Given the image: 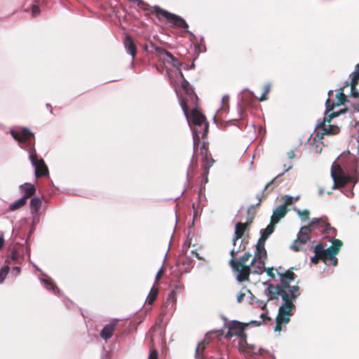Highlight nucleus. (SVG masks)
I'll use <instances>...</instances> for the list:
<instances>
[{
    "label": "nucleus",
    "instance_id": "nucleus-43",
    "mask_svg": "<svg viewBox=\"0 0 359 359\" xmlns=\"http://www.w3.org/2000/svg\"><path fill=\"white\" fill-rule=\"evenodd\" d=\"M20 268L19 266L13 267V269L11 270V273L13 276H17L20 274Z\"/></svg>",
    "mask_w": 359,
    "mask_h": 359
},
{
    "label": "nucleus",
    "instance_id": "nucleus-19",
    "mask_svg": "<svg viewBox=\"0 0 359 359\" xmlns=\"http://www.w3.org/2000/svg\"><path fill=\"white\" fill-rule=\"evenodd\" d=\"M248 225V223L242 222H237L236 224L234 236L232 240L233 245H235L236 243L238 241V239L243 236Z\"/></svg>",
    "mask_w": 359,
    "mask_h": 359
},
{
    "label": "nucleus",
    "instance_id": "nucleus-1",
    "mask_svg": "<svg viewBox=\"0 0 359 359\" xmlns=\"http://www.w3.org/2000/svg\"><path fill=\"white\" fill-rule=\"evenodd\" d=\"M331 176L334 181L333 189L348 182L357 183L359 181V156L355 157L348 154L342 167L334 161L331 168Z\"/></svg>",
    "mask_w": 359,
    "mask_h": 359
},
{
    "label": "nucleus",
    "instance_id": "nucleus-16",
    "mask_svg": "<svg viewBox=\"0 0 359 359\" xmlns=\"http://www.w3.org/2000/svg\"><path fill=\"white\" fill-rule=\"evenodd\" d=\"M237 272V280L238 282H243L249 279V275L252 273L250 266L243 265L238 268V269H233Z\"/></svg>",
    "mask_w": 359,
    "mask_h": 359
},
{
    "label": "nucleus",
    "instance_id": "nucleus-33",
    "mask_svg": "<svg viewBox=\"0 0 359 359\" xmlns=\"http://www.w3.org/2000/svg\"><path fill=\"white\" fill-rule=\"evenodd\" d=\"M294 210L301 217L302 219H308L309 217V211L308 210H300L297 208H294Z\"/></svg>",
    "mask_w": 359,
    "mask_h": 359
},
{
    "label": "nucleus",
    "instance_id": "nucleus-31",
    "mask_svg": "<svg viewBox=\"0 0 359 359\" xmlns=\"http://www.w3.org/2000/svg\"><path fill=\"white\" fill-rule=\"evenodd\" d=\"M289 322L288 317L285 318H280L279 317H276V326L274 327V330L276 332H280L281 330V324L283 323H287Z\"/></svg>",
    "mask_w": 359,
    "mask_h": 359
},
{
    "label": "nucleus",
    "instance_id": "nucleus-17",
    "mask_svg": "<svg viewBox=\"0 0 359 359\" xmlns=\"http://www.w3.org/2000/svg\"><path fill=\"white\" fill-rule=\"evenodd\" d=\"M287 212V208H285V205L278 206L273 211L271 221L273 224H276L280 220V219L285 217Z\"/></svg>",
    "mask_w": 359,
    "mask_h": 359
},
{
    "label": "nucleus",
    "instance_id": "nucleus-10",
    "mask_svg": "<svg viewBox=\"0 0 359 359\" xmlns=\"http://www.w3.org/2000/svg\"><path fill=\"white\" fill-rule=\"evenodd\" d=\"M277 273L280 277V282H281V286L287 290L289 293H291L292 292L297 294L299 292V287L297 285L290 286V283L291 281L294 280L295 279V274L291 271L287 270L285 273H281L277 270Z\"/></svg>",
    "mask_w": 359,
    "mask_h": 359
},
{
    "label": "nucleus",
    "instance_id": "nucleus-38",
    "mask_svg": "<svg viewBox=\"0 0 359 359\" xmlns=\"http://www.w3.org/2000/svg\"><path fill=\"white\" fill-rule=\"evenodd\" d=\"M271 88V85L269 83L266 84L264 87V92L262 94L261 97H259V101H264L266 99V95L269 92Z\"/></svg>",
    "mask_w": 359,
    "mask_h": 359
},
{
    "label": "nucleus",
    "instance_id": "nucleus-2",
    "mask_svg": "<svg viewBox=\"0 0 359 359\" xmlns=\"http://www.w3.org/2000/svg\"><path fill=\"white\" fill-rule=\"evenodd\" d=\"M11 135L15 140L19 142L22 148L27 150L29 158L35 170L36 177H40L48 175L47 166L42 158L39 159L37 158L36 150L33 147L32 142V140L34 139L33 133L27 128H23L20 132L11 130Z\"/></svg>",
    "mask_w": 359,
    "mask_h": 359
},
{
    "label": "nucleus",
    "instance_id": "nucleus-42",
    "mask_svg": "<svg viewBox=\"0 0 359 359\" xmlns=\"http://www.w3.org/2000/svg\"><path fill=\"white\" fill-rule=\"evenodd\" d=\"M273 268H267V269H264V271H266L268 276H269L271 277V280L275 279V275L273 273Z\"/></svg>",
    "mask_w": 359,
    "mask_h": 359
},
{
    "label": "nucleus",
    "instance_id": "nucleus-53",
    "mask_svg": "<svg viewBox=\"0 0 359 359\" xmlns=\"http://www.w3.org/2000/svg\"><path fill=\"white\" fill-rule=\"evenodd\" d=\"M260 318H262V321L269 319V318L266 316V313H262L260 315Z\"/></svg>",
    "mask_w": 359,
    "mask_h": 359
},
{
    "label": "nucleus",
    "instance_id": "nucleus-51",
    "mask_svg": "<svg viewBox=\"0 0 359 359\" xmlns=\"http://www.w3.org/2000/svg\"><path fill=\"white\" fill-rule=\"evenodd\" d=\"M4 243V234L2 232H0V249L3 247Z\"/></svg>",
    "mask_w": 359,
    "mask_h": 359
},
{
    "label": "nucleus",
    "instance_id": "nucleus-20",
    "mask_svg": "<svg viewBox=\"0 0 359 359\" xmlns=\"http://www.w3.org/2000/svg\"><path fill=\"white\" fill-rule=\"evenodd\" d=\"M251 256L252 255L250 252H245L243 256L240 257L239 260H236L235 259L231 258L229 260V264L232 269H238V268L242 266L243 265H246V262Z\"/></svg>",
    "mask_w": 359,
    "mask_h": 359
},
{
    "label": "nucleus",
    "instance_id": "nucleus-44",
    "mask_svg": "<svg viewBox=\"0 0 359 359\" xmlns=\"http://www.w3.org/2000/svg\"><path fill=\"white\" fill-rule=\"evenodd\" d=\"M158 353L156 350H153L150 352L148 359H157Z\"/></svg>",
    "mask_w": 359,
    "mask_h": 359
},
{
    "label": "nucleus",
    "instance_id": "nucleus-54",
    "mask_svg": "<svg viewBox=\"0 0 359 359\" xmlns=\"http://www.w3.org/2000/svg\"><path fill=\"white\" fill-rule=\"evenodd\" d=\"M162 270H163V266H161V269H159V271H158L157 274L156 275V280H158L159 278V277L161 276V274L162 273Z\"/></svg>",
    "mask_w": 359,
    "mask_h": 359
},
{
    "label": "nucleus",
    "instance_id": "nucleus-58",
    "mask_svg": "<svg viewBox=\"0 0 359 359\" xmlns=\"http://www.w3.org/2000/svg\"><path fill=\"white\" fill-rule=\"evenodd\" d=\"M229 100V96L227 95H224L223 97H222V104H224V102L225 100Z\"/></svg>",
    "mask_w": 359,
    "mask_h": 359
},
{
    "label": "nucleus",
    "instance_id": "nucleus-50",
    "mask_svg": "<svg viewBox=\"0 0 359 359\" xmlns=\"http://www.w3.org/2000/svg\"><path fill=\"white\" fill-rule=\"evenodd\" d=\"M230 254L232 257L231 258H233V259H234V257L238 254V252L236 250V245H233V248L230 251Z\"/></svg>",
    "mask_w": 359,
    "mask_h": 359
},
{
    "label": "nucleus",
    "instance_id": "nucleus-6",
    "mask_svg": "<svg viewBox=\"0 0 359 359\" xmlns=\"http://www.w3.org/2000/svg\"><path fill=\"white\" fill-rule=\"evenodd\" d=\"M177 72L181 79L180 87L186 95V97L180 100V106L187 119L189 121V109L187 102L190 100L195 106H196L198 97L194 93L193 89L190 87L189 82L184 79L182 71L178 69Z\"/></svg>",
    "mask_w": 359,
    "mask_h": 359
},
{
    "label": "nucleus",
    "instance_id": "nucleus-29",
    "mask_svg": "<svg viewBox=\"0 0 359 359\" xmlns=\"http://www.w3.org/2000/svg\"><path fill=\"white\" fill-rule=\"evenodd\" d=\"M158 289L157 287H153L151 289L150 292L148 294L147 298V302L148 304L151 305L154 303V302L155 301V299L158 295Z\"/></svg>",
    "mask_w": 359,
    "mask_h": 359
},
{
    "label": "nucleus",
    "instance_id": "nucleus-64",
    "mask_svg": "<svg viewBox=\"0 0 359 359\" xmlns=\"http://www.w3.org/2000/svg\"><path fill=\"white\" fill-rule=\"evenodd\" d=\"M291 168H292V165H290L288 166V168H286V169L285 170V172L288 171V170H290Z\"/></svg>",
    "mask_w": 359,
    "mask_h": 359
},
{
    "label": "nucleus",
    "instance_id": "nucleus-24",
    "mask_svg": "<svg viewBox=\"0 0 359 359\" xmlns=\"http://www.w3.org/2000/svg\"><path fill=\"white\" fill-rule=\"evenodd\" d=\"M275 225L276 224H273L271 221L266 228L261 231V237L259 240L262 241V243H265L266 240L273 232Z\"/></svg>",
    "mask_w": 359,
    "mask_h": 359
},
{
    "label": "nucleus",
    "instance_id": "nucleus-11",
    "mask_svg": "<svg viewBox=\"0 0 359 359\" xmlns=\"http://www.w3.org/2000/svg\"><path fill=\"white\" fill-rule=\"evenodd\" d=\"M312 230L318 229L320 231L327 233L329 235L333 236L335 233L336 229L331 227L325 217L320 218H313L312 220L308 224Z\"/></svg>",
    "mask_w": 359,
    "mask_h": 359
},
{
    "label": "nucleus",
    "instance_id": "nucleus-59",
    "mask_svg": "<svg viewBox=\"0 0 359 359\" xmlns=\"http://www.w3.org/2000/svg\"><path fill=\"white\" fill-rule=\"evenodd\" d=\"M323 194H324V190H323V188H320V189H319V190H318V194H319L320 196H323Z\"/></svg>",
    "mask_w": 359,
    "mask_h": 359
},
{
    "label": "nucleus",
    "instance_id": "nucleus-9",
    "mask_svg": "<svg viewBox=\"0 0 359 359\" xmlns=\"http://www.w3.org/2000/svg\"><path fill=\"white\" fill-rule=\"evenodd\" d=\"M312 231L310 226L306 225L300 229L297 239L291 245V249L295 252L300 250L301 245L307 243L311 240L310 233Z\"/></svg>",
    "mask_w": 359,
    "mask_h": 359
},
{
    "label": "nucleus",
    "instance_id": "nucleus-41",
    "mask_svg": "<svg viewBox=\"0 0 359 359\" xmlns=\"http://www.w3.org/2000/svg\"><path fill=\"white\" fill-rule=\"evenodd\" d=\"M257 305L258 307H260L262 310L266 309V302L262 300H257Z\"/></svg>",
    "mask_w": 359,
    "mask_h": 359
},
{
    "label": "nucleus",
    "instance_id": "nucleus-28",
    "mask_svg": "<svg viewBox=\"0 0 359 359\" xmlns=\"http://www.w3.org/2000/svg\"><path fill=\"white\" fill-rule=\"evenodd\" d=\"M20 259H21V258H20L19 253L15 250H13L11 252L10 255L8 256V257L6 259V262L8 264H11L12 262L19 263Z\"/></svg>",
    "mask_w": 359,
    "mask_h": 359
},
{
    "label": "nucleus",
    "instance_id": "nucleus-8",
    "mask_svg": "<svg viewBox=\"0 0 359 359\" xmlns=\"http://www.w3.org/2000/svg\"><path fill=\"white\" fill-rule=\"evenodd\" d=\"M153 11L156 13L157 18L162 16L168 20V22L171 23L173 26L179 28H187L188 25L186 21L179 15L171 13L161 8L158 6H154L152 8Z\"/></svg>",
    "mask_w": 359,
    "mask_h": 359
},
{
    "label": "nucleus",
    "instance_id": "nucleus-12",
    "mask_svg": "<svg viewBox=\"0 0 359 359\" xmlns=\"http://www.w3.org/2000/svg\"><path fill=\"white\" fill-rule=\"evenodd\" d=\"M317 245H320V259L323 260L325 264H327L328 261H331L332 264L335 266L337 264V258L335 255L339 252V248L337 247L330 246L327 249H324L322 244L319 243Z\"/></svg>",
    "mask_w": 359,
    "mask_h": 359
},
{
    "label": "nucleus",
    "instance_id": "nucleus-21",
    "mask_svg": "<svg viewBox=\"0 0 359 359\" xmlns=\"http://www.w3.org/2000/svg\"><path fill=\"white\" fill-rule=\"evenodd\" d=\"M124 47L128 54H130L133 59L136 55V46L132 39L129 35H127L123 41Z\"/></svg>",
    "mask_w": 359,
    "mask_h": 359
},
{
    "label": "nucleus",
    "instance_id": "nucleus-35",
    "mask_svg": "<svg viewBox=\"0 0 359 359\" xmlns=\"http://www.w3.org/2000/svg\"><path fill=\"white\" fill-rule=\"evenodd\" d=\"M40 280L47 290L55 292V286L53 285L52 283L48 280L41 278Z\"/></svg>",
    "mask_w": 359,
    "mask_h": 359
},
{
    "label": "nucleus",
    "instance_id": "nucleus-45",
    "mask_svg": "<svg viewBox=\"0 0 359 359\" xmlns=\"http://www.w3.org/2000/svg\"><path fill=\"white\" fill-rule=\"evenodd\" d=\"M284 172L283 173H280V174H278L276 177H274V179H273L271 182H268L265 187H264V190H266V189H268L269 187H270V186L271 184H273V183L274 182L275 180L277 179L278 177H279L280 176L283 175Z\"/></svg>",
    "mask_w": 359,
    "mask_h": 359
},
{
    "label": "nucleus",
    "instance_id": "nucleus-13",
    "mask_svg": "<svg viewBox=\"0 0 359 359\" xmlns=\"http://www.w3.org/2000/svg\"><path fill=\"white\" fill-rule=\"evenodd\" d=\"M154 48L159 58L164 62L171 64L173 67H176L180 65L179 61L173 56L172 53L163 48L154 46Z\"/></svg>",
    "mask_w": 359,
    "mask_h": 359
},
{
    "label": "nucleus",
    "instance_id": "nucleus-3",
    "mask_svg": "<svg viewBox=\"0 0 359 359\" xmlns=\"http://www.w3.org/2000/svg\"><path fill=\"white\" fill-rule=\"evenodd\" d=\"M192 123L195 128L192 132L194 151L200 143V135L204 138L208 131V124L204 115L197 109H194L191 112Z\"/></svg>",
    "mask_w": 359,
    "mask_h": 359
},
{
    "label": "nucleus",
    "instance_id": "nucleus-14",
    "mask_svg": "<svg viewBox=\"0 0 359 359\" xmlns=\"http://www.w3.org/2000/svg\"><path fill=\"white\" fill-rule=\"evenodd\" d=\"M266 294L269 296L268 301L278 299L280 295L282 297L283 293H289L281 285H269L266 291Z\"/></svg>",
    "mask_w": 359,
    "mask_h": 359
},
{
    "label": "nucleus",
    "instance_id": "nucleus-61",
    "mask_svg": "<svg viewBox=\"0 0 359 359\" xmlns=\"http://www.w3.org/2000/svg\"><path fill=\"white\" fill-rule=\"evenodd\" d=\"M251 323L255 324L256 325H260L262 323L261 322H257L256 320H253V321H251Z\"/></svg>",
    "mask_w": 359,
    "mask_h": 359
},
{
    "label": "nucleus",
    "instance_id": "nucleus-37",
    "mask_svg": "<svg viewBox=\"0 0 359 359\" xmlns=\"http://www.w3.org/2000/svg\"><path fill=\"white\" fill-rule=\"evenodd\" d=\"M208 148L207 144L203 142L200 147V154L203 156H205V160L208 159Z\"/></svg>",
    "mask_w": 359,
    "mask_h": 359
},
{
    "label": "nucleus",
    "instance_id": "nucleus-18",
    "mask_svg": "<svg viewBox=\"0 0 359 359\" xmlns=\"http://www.w3.org/2000/svg\"><path fill=\"white\" fill-rule=\"evenodd\" d=\"M116 323L113 322L106 325L100 332V337L105 341L110 339L115 331Z\"/></svg>",
    "mask_w": 359,
    "mask_h": 359
},
{
    "label": "nucleus",
    "instance_id": "nucleus-63",
    "mask_svg": "<svg viewBox=\"0 0 359 359\" xmlns=\"http://www.w3.org/2000/svg\"><path fill=\"white\" fill-rule=\"evenodd\" d=\"M353 192L352 191H351L349 192V194H347V196H348V197H350V196H353Z\"/></svg>",
    "mask_w": 359,
    "mask_h": 359
},
{
    "label": "nucleus",
    "instance_id": "nucleus-36",
    "mask_svg": "<svg viewBox=\"0 0 359 359\" xmlns=\"http://www.w3.org/2000/svg\"><path fill=\"white\" fill-rule=\"evenodd\" d=\"M203 166L205 170H208L214 163V160L212 158H208L205 160V156H203Z\"/></svg>",
    "mask_w": 359,
    "mask_h": 359
},
{
    "label": "nucleus",
    "instance_id": "nucleus-40",
    "mask_svg": "<svg viewBox=\"0 0 359 359\" xmlns=\"http://www.w3.org/2000/svg\"><path fill=\"white\" fill-rule=\"evenodd\" d=\"M40 10L37 6L33 5L32 7V15L33 17H36L39 14Z\"/></svg>",
    "mask_w": 359,
    "mask_h": 359
},
{
    "label": "nucleus",
    "instance_id": "nucleus-62",
    "mask_svg": "<svg viewBox=\"0 0 359 359\" xmlns=\"http://www.w3.org/2000/svg\"><path fill=\"white\" fill-rule=\"evenodd\" d=\"M264 285L266 286L267 287H269V285H271L269 281H266L264 283H263Z\"/></svg>",
    "mask_w": 359,
    "mask_h": 359
},
{
    "label": "nucleus",
    "instance_id": "nucleus-32",
    "mask_svg": "<svg viewBox=\"0 0 359 359\" xmlns=\"http://www.w3.org/2000/svg\"><path fill=\"white\" fill-rule=\"evenodd\" d=\"M313 251L315 252V255L311 257V262L316 264L318 262V260L320 259V245H315L313 247Z\"/></svg>",
    "mask_w": 359,
    "mask_h": 359
},
{
    "label": "nucleus",
    "instance_id": "nucleus-34",
    "mask_svg": "<svg viewBox=\"0 0 359 359\" xmlns=\"http://www.w3.org/2000/svg\"><path fill=\"white\" fill-rule=\"evenodd\" d=\"M9 266H4L1 268L0 269V283H2L6 278L8 271H9Z\"/></svg>",
    "mask_w": 359,
    "mask_h": 359
},
{
    "label": "nucleus",
    "instance_id": "nucleus-25",
    "mask_svg": "<svg viewBox=\"0 0 359 359\" xmlns=\"http://www.w3.org/2000/svg\"><path fill=\"white\" fill-rule=\"evenodd\" d=\"M27 199L25 197H21L20 198H18V200L13 201L9 205V210L11 211H15L21 207L24 206L26 204Z\"/></svg>",
    "mask_w": 359,
    "mask_h": 359
},
{
    "label": "nucleus",
    "instance_id": "nucleus-46",
    "mask_svg": "<svg viewBox=\"0 0 359 359\" xmlns=\"http://www.w3.org/2000/svg\"><path fill=\"white\" fill-rule=\"evenodd\" d=\"M330 98H327V101H326V110H325V114L327 115V113L331 111L332 109H333V106L330 107Z\"/></svg>",
    "mask_w": 359,
    "mask_h": 359
},
{
    "label": "nucleus",
    "instance_id": "nucleus-4",
    "mask_svg": "<svg viewBox=\"0 0 359 359\" xmlns=\"http://www.w3.org/2000/svg\"><path fill=\"white\" fill-rule=\"evenodd\" d=\"M232 334H236L240 337L238 342V348L241 352L246 354L252 355L258 354L261 351V348L255 346L253 344L247 343L246 335L243 332L242 325L238 322H233L230 327Z\"/></svg>",
    "mask_w": 359,
    "mask_h": 359
},
{
    "label": "nucleus",
    "instance_id": "nucleus-55",
    "mask_svg": "<svg viewBox=\"0 0 359 359\" xmlns=\"http://www.w3.org/2000/svg\"><path fill=\"white\" fill-rule=\"evenodd\" d=\"M243 297H244V294H243V293L239 294L237 297V302H241V300L243 299Z\"/></svg>",
    "mask_w": 359,
    "mask_h": 359
},
{
    "label": "nucleus",
    "instance_id": "nucleus-5",
    "mask_svg": "<svg viewBox=\"0 0 359 359\" xmlns=\"http://www.w3.org/2000/svg\"><path fill=\"white\" fill-rule=\"evenodd\" d=\"M337 116V113H332L328 115L327 117L318 120L316 124L317 132L313 138L315 142L321 140L324 135H336L339 132V128L337 126L330 124L331 119Z\"/></svg>",
    "mask_w": 359,
    "mask_h": 359
},
{
    "label": "nucleus",
    "instance_id": "nucleus-26",
    "mask_svg": "<svg viewBox=\"0 0 359 359\" xmlns=\"http://www.w3.org/2000/svg\"><path fill=\"white\" fill-rule=\"evenodd\" d=\"M41 205V200L38 198L35 197L33 198L30 201V210L32 215L36 214L38 211L39 210V208Z\"/></svg>",
    "mask_w": 359,
    "mask_h": 359
},
{
    "label": "nucleus",
    "instance_id": "nucleus-49",
    "mask_svg": "<svg viewBox=\"0 0 359 359\" xmlns=\"http://www.w3.org/2000/svg\"><path fill=\"white\" fill-rule=\"evenodd\" d=\"M242 242L243 241H241V244L238 247L236 245V250L238 253L241 250H244L245 249V246L242 245Z\"/></svg>",
    "mask_w": 359,
    "mask_h": 359
},
{
    "label": "nucleus",
    "instance_id": "nucleus-23",
    "mask_svg": "<svg viewBox=\"0 0 359 359\" xmlns=\"http://www.w3.org/2000/svg\"><path fill=\"white\" fill-rule=\"evenodd\" d=\"M266 260L258 259V261L254 262L253 264H250L252 273L257 274H262L264 271V265Z\"/></svg>",
    "mask_w": 359,
    "mask_h": 359
},
{
    "label": "nucleus",
    "instance_id": "nucleus-60",
    "mask_svg": "<svg viewBox=\"0 0 359 359\" xmlns=\"http://www.w3.org/2000/svg\"><path fill=\"white\" fill-rule=\"evenodd\" d=\"M262 195V193H260L259 194L257 195V198H258L259 200V203H257V205H259L260 204V201H261V196Z\"/></svg>",
    "mask_w": 359,
    "mask_h": 359
},
{
    "label": "nucleus",
    "instance_id": "nucleus-52",
    "mask_svg": "<svg viewBox=\"0 0 359 359\" xmlns=\"http://www.w3.org/2000/svg\"><path fill=\"white\" fill-rule=\"evenodd\" d=\"M192 161H191L190 164H189V166L188 168V170H187V179L189 180V177H190V171L192 169Z\"/></svg>",
    "mask_w": 359,
    "mask_h": 359
},
{
    "label": "nucleus",
    "instance_id": "nucleus-47",
    "mask_svg": "<svg viewBox=\"0 0 359 359\" xmlns=\"http://www.w3.org/2000/svg\"><path fill=\"white\" fill-rule=\"evenodd\" d=\"M357 84H358V83H355V84H354V86H352V83H351V94H352L353 97H357L358 96V93L355 90V86H356Z\"/></svg>",
    "mask_w": 359,
    "mask_h": 359
},
{
    "label": "nucleus",
    "instance_id": "nucleus-48",
    "mask_svg": "<svg viewBox=\"0 0 359 359\" xmlns=\"http://www.w3.org/2000/svg\"><path fill=\"white\" fill-rule=\"evenodd\" d=\"M332 243L334 245H332L333 247H337L339 249L342 245V242L340 240H338V239H334Z\"/></svg>",
    "mask_w": 359,
    "mask_h": 359
},
{
    "label": "nucleus",
    "instance_id": "nucleus-56",
    "mask_svg": "<svg viewBox=\"0 0 359 359\" xmlns=\"http://www.w3.org/2000/svg\"><path fill=\"white\" fill-rule=\"evenodd\" d=\"M170 83L171 84L175 87V93L176 94L178 95V92H177V88H176V81H173V80H170Z\"/></svg>",
    "mask_w": 359,
    "mask_h": 359
},
{
    "label": "nucleus",
    "instance_id": "nucleus-57",
    "mask_svg": "<svg viewBox=\"0 0 359 359\" xmlns=\"http://www.w3.org/2000/svg\"><path fill=\"white\" fill-rule=\"evenodd\" d=\"M287 155H288L289 158H290V159L293 158L294 156V151H290V152H288Z\"/></svg>",
    "mask_w": 359,
    "mask_h": 359
},
{
    "label": "nucleus",
    "instance_id": "nucleus-22",
    "mask_svg": "<svg viewBox=\"0 0 359 359\" xmlns=\"http://www.w3.org/2000/svg\"><path fill=\"white\" fill-rule=\"evenodd\" d=\"M20 189L22 193H24L23 197H25L27 200L35 193V187L30 183H25L20 185Z\"/></svg>",
    "mask_w": 359,
    "mask_h": 359
},
{
    "label": "nucleus",
    "instance_id": "nucleus-39",
    "mask_svg": "<svg viewBox=\"0 0 359 359\" xmlns=\"http://www.w3.org/2000/svg\"><path fill=\"white\" fill-rule=\"evenodd\" d=\"M337 95L338 97V100H337V104L339 105L341 104H344V102L346 100V96L342 92H338Z\"/></svg>",
    "mask_w": 359,
    "mask_h": 359
},
{
    "label": "nucleus",
    "instance_id": "nucleus-15",
    "mask_svg": "<svg viewBox=\"0 0 359 359\" xmlns=\"http://www.w3.org/2000/svg\"><path fill=\"white\" fill-rule=\"evenodd\" d=\"M264 243H262V241H258L254 257L251 261V264H253L254 262L258 261V259L266 260V250L264 248Z\"/></svg>",
    "mask_w": 359,
    "mask_h": 359
},
{
    "label": "nucleus",
    "instance_id": "nucleus-27",
    "mask_svg": "<svg viewBox=\"0 0 359 359\" xmlns=\"http://www.w3.org/2000/svg\"><path fill=\"white\" fill-rule=\"evenodd\" d=\"M299 198L300 196L299 195L296 196L285 195L281 198V201L284 202V203L282 205H285V208H287V205H290L293 204L294 202L299 201Z\"/></svg>",
    "mask_w": 359,
    "mask_h": 359
},
{
    "label": "nucleus",
    "instance_id": "nucleus-30",
    "mask_svg": "<svg viewBox=\"0 0 359 359\" xmlns=\"http://www.w3.org/2000/svg\"><path fill=\"white\" fill-rule=\"evenodd\" d=\"M350 76L351 77V83L353 86L354 84L358 83L359 79V63L355 65L354 72Z\"/></svg>",
    "mask_w": 359,
    "mask_h": 359
},
{
    "label": "nucleus",
    "instance_id": "nucleus-7",
    "mask_svg": "<svg viewBox=\"0 0 359 359\" xmlns=\"http://www.w3.org/2000/svg\"><path fill=\"white\" fill-rule=\"evenodd\" d=\"M299 295V293L295 294L292 292L291 293H283L282 300L284 303L280 306L277 316L280 318L288 317L290 319V317L293 315V310L295 309L292 301L295 300Z\"/></svg>",
    "mask_w": 359,
    "mask_h": 359
}]
</instances>
